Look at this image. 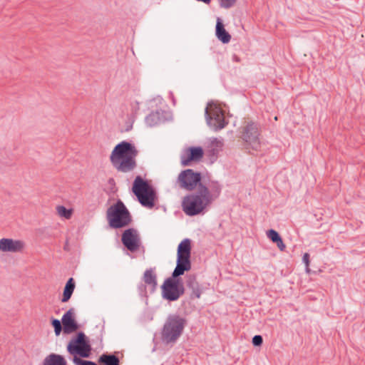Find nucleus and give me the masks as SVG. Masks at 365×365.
<instances>
[{
  "label": "nucleus",
  "instance_id": "1",
  "mask_svg": "<svg viewBox=\"0 0 365 365\" xmlns=\"http://www.w3.org/2000/svg\"><path fill=\"white\" fill-rule=\"evenodd\" d=\"M190 251L191 243L188 239L182 240L178 245L177 266L173 273V278L165 280L162 286V294L165 299L175 301L183 294L182 284L175 278L190 269Z\"/></svg>",
  "mask_w": 365,
  "mask_h": 365
},
{
  "label": "nucleus",
  "instance_id": "2",
  "mask_svg": "<svg viewBox=\"0 0 365 365\" xmlns=\"http://www.w3.org/2000/svg\"><path fill=\"white\" fill-rule=\"evenodd\" d=\"M138 155V150L134 144L122 141L114 147L110 160L118 171L128 173L135 168Z\"/></svg>",
  "mask_w": 365,
  "mask_h": 365
},
{
  "label": "nucleus",
  "instance_id": "3",
  "mask_svg": "<svg viewBox=\"0 0 365 365\" xmlns=\"http://www.w3.org/2000/svg\"><path fill=\"white\" fill-rule=\"evenodd\" d=\"M212 200L208 188L200 185L197 192L187 195L183 198L182 210L189 216L198 215L211 203Z\"/></svg>",
  "mask_w": 365,
  "mask_h": 365
},
{
  "label": "nucleus",
  "instance_id": "4",
  "mask_svg": "<svg viewBox=\"0 0 365 365\" xmlns=\"http://www.w3.org/2000/svg\"><path fill=\"white\" fill-rule=\"evenodd\" d=\"M132 191L143 207L152 209L155 206L157 200L156 192L153 187L140 176L135 178Z\"/></svg>",
  "mask_w": 365,
  "mask_h": 365
},
{
  "label": "nucleus",
  "instance_id": "5",
  "mask_svg": "<svg viewBox=\"0 0 365 365\" xmlns=\"http://www.w3.org/2000/svg\"><path fill=\"white\" fill-rule=\"evenodd\" d=\"M186 319L180 315H170L162 329L161 338L164 343L175 342L182 334Z\"/></svg>",
  "mask_w": 365,
  "mask_h": 365
},
{
  "label": "nucleus",
  "instance_id": "6",
  "mask_svg": "<svg viewBox=\"0 0 365 365\" xmlns=\"http://www.w3.org/2000/svg\"><path fill=\"white\" fill-rule=\"evenodd\" d=\"M107 220L113 228H120L127 226L131 221L130 215L121 201L111 205L107 210Z\"/></svg>",
  "mask_w": 365,
  "mask_h": 365
},
{
  "label": "nucleus",
  "instance_id": "7",
  "mask_svg": "<svg viewBox=\"0 0 365 365\" xmlns=\"http://www.w3.org/2000/svg\"><path fill=\"white\" fill-rule=\"evenodd\" d=\"M206 115H207V123L215 129H221L225 127V115L220 106L216 103L211 102L206 107Z\"/></svg>",
  "mask_w": 365,
  "mask_h": 365
},
{
  "label": "nucleus",
  "instance_id": "8",
  "mask_svg": "<svg viewBox=\"0 0 365 365\" xmlns=\"http://www.w3.org/2000/svg\"><path fill=\"white\" fill-rule=\"evenodd\" d=\"M91 346L86 339L83 333H78L76 338L70 341L67 346L68 351L72 355L88 357L91 352ZM76 357V356H74Z\"/></svg>",
  "mask_w": 365,
  "mask_h": 365
},
{
  "label": "nucleus",
  "instance_id": "9",
  "mask_svg": "<svg viewBox=\"0 0 365 365\" xmlns=\"http://www.w3.org/2000/svg\"><path fill=\"white\" fill-rule=\"evenodd\" d=\"M259 132L256 125L248 124L243 128L242 138L246 143L247 149L257 150L260 148Z\"/></svg>",
  "mask_w": 365,
  "mask_h": 365
},
{
  "label": "nucleus",
  "instance_id": "10",
  "mask_svg": "<svg viewBox=\"0 0 365 365\" xmlns=\"http://www.w3.org/2000/svg\"><path fill=\"white\" fill-rule=\"evenodd\" d=\"M201 180L200 174L191 169L182 171L178 178V182L180 187L192 190L197 186Z\"/></svg>",
  "mask_w": 365,
  "mask_h": 365
},
{
  "label": "nucleus",
  "instance_id": "11",
  "mask_svg": "<svg viewBox=\"0 0 365 365\" xmlns=\"http://www.w3.org/2000/svg\"><path fill=\"white\" fill-rule=\"evenodd\" d=\"M26 247L25 242L21 240L13 238L0 239V255L4 253L22 252Z\"/></svg>",
  "mask_w": 365,
  "mask_h": 365
},
{
  "label": "nucleus",
  "instance_id": "12",
  "mask_svg": "<svg viewBox=\"0 0 365 365\" xmlns=\"http://www.w3.org/2000/svg\"><path fill=\"white\" fill-rule=\"evenodd\" d=\"M204 151L200 147H190L185 148L180 157L182 165H189L191 162H197L203 157Z\"/></svg>",
  "mask_w": 365,
  "mask_h": 365
},
{
  "label": "nucleus",
  "instance_id": "13",
  "mask_svg": "<svg viewBox=\"0 0 365 365\" xmlns=\"http://www.w3.org/2000/svg\"><path fill=\"white\" fill-rule=\"evenodd\" d=\"M122 242L124 246L130 251L137 250L140 245V239L136 230H126L122 235Z\"/></svg>",
  "mask_w": 365,
  "mask_h": 365
},
{
  "label": "nucleus",
  "instance_id": "14",
  "mask_svg": "<svg viewBox=\"0 0 365 365\" xmlns=\"http://www.w3.org/2000/svg\"><path fill=\"white\" fill-rule=\"evenodd\" d=\"M62 325L65 334H71L78 329L73 309H70L62 317Z\"/></svg>",
  "mask_w": 365,
  "mask_h": 365
},
{
  "label": "nucleus",
  "instance_id": "15",
  "mask_svg": "<svg viewBox=\"0 0 365 365\" xmlns=\"http://www.w3.org/2000/svg\"><path fill=\"white\" fill-rule=\"evenodd\" d=\"M216 36L223 43H227L231 39V36L224 28L221 20L217 19L216 24Z\"/></svg>",
  "mask_w": 365,
  "mask_h": 365
},
{
  "label": "nucleus",
  "instance_id": "16",
  "mask_svg": "<svg viewBox=\"0 0 365 365\" xmlns=\"http://www.w3.org/2000/svg\"><path fill=\"white\" fill-rule=\"evenodd\" d=\"M76 287V282L73 278H69L66 283L63 289V295L61 301L67 302L71 297Z\"/></svg>",
  "mask_w": 365,
  "mask_h": 365
},
{
  "label": "nucleus",
  "instance_id": "17",
  "mask_svg": "<svg viewBox=\"0 0 365 365\" xmlns=\"http://www.w3.org/2000/svg\"><path fill=\"white\" fill-rule=\"evenodd\" d=\"M43 365H66V361L61 355L51 354L44 359Z\"/></svg>",
  "mask_w": 365,
  "mask_h": 365
},
{
  "label": "nucleus",
  "instance_id": "18",
  "mask_svg": "<svg viewBox=\"0 0 365 365\" xmlns=\"http://www.w3.org/2000/svg\"><path fill=\"white\" fill-rule=\"evenodd\" d=\"M56 212L60 218L70 220L73 215L74 210L73 208H66L63 205H57L56 207Z\"/></svg>",
  "mask_w": 365,
  "mask_h": 365
},
{
  "label": "nucleus",
  "instance_id": "19",
  "mask_svg": "<svg viewBox=\"0 0 365 365\" xmlns=\"http://www.w3.org/2000/svg\"><path fill=\"white\" fill-rule=\"evenodd\" d=\"M98 361L101 365H120L118 358L114 355L103 354Z\"/></svg>",
  "mask_w": 365,
  "mask_h": 365
},
{
  "label": "nucleus",
  "instance_id": "20",
  "mask_svg": "<svg viewBox=\"0 0 365 365\" xmlns=\"http://www.w3.org/2000/svg\"><path fill=\"white\" fill-rule=\"evenodd\" d=\"M187 286L192 290V295L196 298H200L201 295V289L198 282L195 278H190L187 281Z\"/></svg>",
  "mask_w": 365,
  "mask_h": 365
},
{
  "label": "nucleus",
  "instance_id": "21",
  "mask_svg": "<svg viewBox=\"0 0 365 365\" xmlns=\"http://www.w3.org/2000/svg\"><path fill=\"white\" fill-rule=\"evenodd\" d=\"M143 279L145 283L152 286L153 288L156 285V276L153 269H148L145 272Z\"/></svg>",
  "mask_w": 365,
  "mask_h": 365
},
{
  "label": "nucleus",
  "instance_id": "22",
  "mask_svg": "<svg viewBox=\"0 0 365 365\" xmlns=\"http://www.w3.org/2000/svg\"><path fill=\"white\" fill-rule=\"evenodd\" d=\"M267 236L273 242H277L281 238L279 233L274 230H269L267 232Z\"/></svg>",
  "mask_w": 365,
  "mask_h": 365
},
{
  "label": "nucleus",
  "instance_id": "23",
  "mask_svg": "<svg viewBox=\"0 0 365 365\" xmlns=\"http://www.w3.org/2000/svg\"><path fill=\"white\" fill-rule=\"evenodd\" d=\"M51 324L54 328L55 334L58 336L62 331L61 322L58 319H54L51 321Z\"/></svg>",
  "mask_w": 365,
  "mask_h": 365
},
{
  "label": "nucleus",
  "instance_id": "24",
  "mask_svg": "<svg viewBox=\"0 0 365 365\" xmlns=\"http://www.w3.org/2000/svg\"><path fill=\"white\" fill-rule=\"evenodd\" d=\"M236 0H220V6L224 8H230L232 6Z\"/></svg>",
  "mask_w": 365,
  "mask_h": 365
},
{
  "label": "nucleus",
  "instance_id": "25",
  "mask_svg": "<svg viewBox=\"0 0 365 365\" xmlns=\"http://www.w3.org/2000/svg\"><path fill=\"white\" fill-rule=\"evenodd\" d=\"M302 260H303V262H304V263L305 264V266H306V272L309 274L310 272V269H309V255L308 253H305L303 255Z\"/></svg>",
  "mask_w": 365,
  "mask_h": 365
},
{
  "label": "nucleus",
  "instance_id": "26",
  "mask_svg": "<svg viewBox=\"0 0 365 365\" xmlns=\"http://www.w3.org/2000/svg\"><path fill=\"white\" fill-rule=\"evenodd\" d=\"M263 342L262 337L260 335H256L252 338V344L255 346H261Z\"/></svg>",
  "mask_w": 365,
  "mask_h": 365
},
{
  "label": "nucleus",
  "instance_id": "27",
  "mask_svg": "<svg viewBox=\"0 0 365 365\" xmlns=\"http://www.w3.org/2000/svg\"><path fill=\"white\" fill-rule=\"evenodd\" d=\"M74 363L80 365H96L95 363L91 361H82L81 359L74 357L73 359Z\"/></svg>",
  "mask_w": 365,
  "mask_h": 365
},
{
  "label": "nucleus",
  "instance_id": "28",
  "mask_svg": "<svg viewBox=\"0 0 365 365\" xmlns=\"http://www.w3.org/2000/svg\"><path fill=\"white\" fill-rule=\"evenodd\" d=\"M132 113L133 115H136L140 109L139 103L136 101L130 103Z\"/></svg>",
  "mask_w": 365,
  "mask_h": 365
},
{
  "label": "nucleus",
  "instance_id": "29",
  "mask_svg": "<svg viewBox=\"0 0 365 365\" xmlns=\"http://www.w3.org/2000/svg\"><path fill=\"white\" fill-rule=\"evenodd\" d=\"M277 244V247L279 248V250L280 251H284L285 249H286V245H284V243L283 242L282 238H280L277 242H275Z\"/></svg>",
  "mask_w": 365,
  "mask_h": 365
},
{
  "label": "nucleus",
  "instance_id": "30",
  "mask_svg": "<svg viewBox=\"0 0 365 365\" xmlns=\"http://www.w3.org/2000/svg\"><path fill=\"white\" fill-rule=\"evenodd\" d=\"M216 143V145L217 146H222V143L220 140H215L212 141V143Z\"/></svg>",
  "mask_w": 365,
  "mask_h": 365
}]
</instances>
